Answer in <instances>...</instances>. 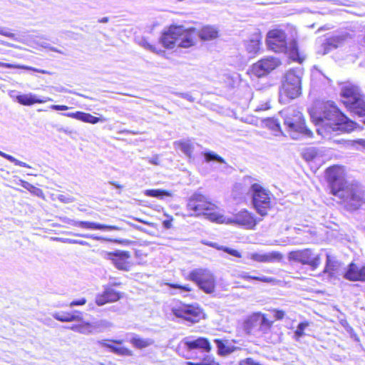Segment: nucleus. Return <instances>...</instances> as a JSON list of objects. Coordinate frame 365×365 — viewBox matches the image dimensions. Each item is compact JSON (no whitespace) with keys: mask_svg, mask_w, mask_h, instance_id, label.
Instances as JSON below:
<instances>
[{"mask_svg":"<svg viewBox=\"0 0 365 365\" xmlns=\"http://www.w3.org/2000/svg\"><path fill=\"white\" fill-rule=\"evenodd\" d=\"M325 179L330 192L344 204L348 210H356L365 204V192L361 184L348 177L345 168L334 165L325 170Z\"/></svg>","mask_w":365,"mask_h":365,"instance_id":"obj_1","label":"nucleus"},{"mask_svg":"<svg viewBox=\"0 0 365 365\" xmlns=\"http://www.w3.org/2000/svg\"><path fill=\"white\" fill-rule=\"evenodd\" d=\"M309 114L312 120L317 125H320L317 131L324 138H329L332 132L349 133L356 125L331 101L322 103L319 106L310 109Z\"/></svg>","mask_w":365,"mask_h":365,"instance_id":"obj_2","label":"nucleus"},{"mask_svg":"<svg viewBox=\"0 0 365 365\" xmlns=\"http://www.w3.org/2000/svg\"><path fill=\"white\" fill-rule=\"evenodd\" d=\"M266 43L268 48L274 52H287L289 58L293 61L301 63L304 59V56L299 52L296 41H292L287 46V36L282 30L269 31L267 34Z\"/></svg>","mask_w":365,"mask_h":365,"instance_id":"obj_3","label":"nucleus"},{"mask_svg":"<svg viewBox=\"0 0 365 365\" xmlns=\"http://www.w3.org/2000/svg\"><path fill=\"white\" fill-rule=\"evenodd\" d=\"M195 29H185L182 26H172L165 31L160 38L163 45L168 48H189L194 45Z\"/></svg>","mask_w":365,"mask_h":365,"instance_id":"obj_4","label":"nucleus"},{"mask_svg":"<svg viewBox=\"0 0 365 365\" xmlns=\"http://www.w3.org/2000/svg\"><path fill=\"white\" fill-rule=\"evenodd\" d=\"M302 68L297 67L287 71L279 89V101H286L298 98L302 94Z\"/></svg>","mask_w":365,"mask_h":365,"instance_id":"obj_5","label":"nucleus"},{"mask_svg":"<svg viewBox=\"0 0 365 365\" xmlns=\"http://www.w3.org/2000/svg\"><path fill=\"white\" fill-rule=\"evenodd\" d=\"M262 218L257 217L255 214L242 209L237 212L232 217H227L220 213L210 215V220L217 223L236 225L247 230H255L256 225L262 221Z\"/></svg>","mask_w":365,"mask_h":365,"instance_id":"obj_6","label":"nucleus"},{"mask_svg":"<svg viewBox=\"0 0 365 365\" xmlns=\"http://www.w3.org/2000/svg\"><path fill=\"white\" fill-rule=\"evenodd\" d=\"M284 118V125L290 137L298 139L301 134L310 136L312 132L307 128L302 114L293 108H289L281 112Z\"/></svg>","mask_w":365,"mask_h":365,"instance_id":"obj_7","label":"nucleus"},{"mask_svg":"<svg viewBox=\"0 0 365 365\" xmlns=\"http://www.w3.org/2000/svg\"><path fill=\"white\" fill-rule=\"evenodd\" d=\"M252 205L259 215L264 217L271 208L272 193L262 185L254 183L250 188Z\"/></svg>","mask_w":365,"mask_h":365,"instance_id":"obj_8","label":"nucleus"},{"mask_svg":"<svg viewBox=\"0 0 365 365\" xmlns=\"http://www.w3.org/2000/svg\"><path fill=\"white\" fill-rule=\"evenodd\" d=\"M187 207L191 212L190 215H207V218L209 220L210 215L217 213V212H212L216 208L215 205L211 202L207 197L199 192L194 193L189 198Z\"/></svg>","mask_w":365,"mask_h":365,"instance_id":"obj_9","label":"nucleus"},{"mask_svg":"<svg viewBox=\"0 0 365 365\" xmlns=\"http://www.w3.org/2000/svg\"><path fill=\"white\" fill-rule=\"evenodd\" d=\"M188 279L196 283L199 288L207 294L215 292L216 279L212 272L207 269L198 268L192 270Z\"/></svg>","mask_w":365,"mask_h":365,"instance_id":"obj_10","label":"nucleus"},{"mask_svg":"<svg viewBox=\"0 0 365 365\" xmlns=\"http://www.w3.org/2000/svg\"><path fill=\"white\" fill-rule=\"evenodd\" d=\"M273 321L260 312L251 314L245 322V329L248 334H264L270 331Z\"/></svg>","mask_w":365,"mask_h":365,"instance_id":"obj_11","label":"nucleus"},{"mask_svg":"<svg viewBox=\"0 0 365 365\" xmlns=\"http://www.w3.org/2000/svg\"><path fill=\"white\" fill-rule=\"evenodd\" d=\"M172 313L175 317L182 318L192 324L198 322L204 317L202 309L196 304H177L173 307Z\"/></svg>","mask_w":365,"mask_h":365,"instance_id":"obj_12","label":"nucleus"},{"mask_svg":"<svg viewBox=\"0 0 365 365\" xmlns=\"http://www.w3.org/2000/svg\"><path fill=\"white\" fill-rule=\"evenodd\" d=\"M288 259L289 261L309 265L313 270L321 264L320 255L314 253L311 249L292 251L288 254Z\"/></svg>","mask_w":365,"mask_h":365,"instance_id":"obj_13","label":"nucleus"},{"mask_svg":"<svg viewBox=\"0 0 365 365\" xmlns=\"http://www.w3.org/2000/svg\"><path fill=\"white\" fill-rule=\"evenodd\" d=\"M102 256L104 259L110 260L119 270L129 271L132 267V263L130 262V254L128 251L103 252Z\"/></svg>","mask_w":365,"mask_h":365,"instance_id":"obj_14","label":"nucleus"},{"mask_svg":"<svg viewBox=\"0 0 365 365\" xmlns=\"http://www.w3.org/2000/svg\"><path fill=\"white\" fill-rule=\"evenodd\" d=\"M281 64L279 58L269 56L262 58L252 66L251 73L257 77L261 78L268 75L271 71L274 70Z\"/></svg>","mask_w":365,"mask_h":365,"instance_id":"obj_15","label":"nucleus"},{"mask_svg":"<svg viewBox=\"0 0 365 365\" xmlns=\"http://www.w3.org/2000/svg\"><path fill=\"white\" fill-rule=\"evenodd\" d=\"M354 32L342 31L332 36L326 40L324 46V53H328L331 49L336 48L343 45L345 42L351 40L354 37Z\"/></svg>","mask_w":365,"mask_h":365,"instance_id":"obj_16","label":"nucleus"},{"mask_svg":"<svg viewBox=\"0 0 365 365\" xmlns=\"http://www.w3.org/2000/svg\"><path fill=\"white\" fill-rule=\"evenodd\" d=\"M250 259L260 263L279 262L283 259V255L278 251L269 252H253L250 254Z\"/></svg>","mask_w":365,"mask_h":365,"instance_id":"obj_17","label":"nucleus"},{"mask_svg":"<svg viewBox=\"0 0 365 365\" xmlns=\"http://www.w3.org/2000/svg\"><path fill=\"white\" fill-rule=\"evenodd\" d=\"M262 36L259 29H255L248 40L245 41V49L251 56L257 54L260 49Z\"/></svg>","mask_w":365,"mask_h":365,"instance_id":"obj_18","label":"nucleus"},{"mask_svg":"<svg viewBox=\"0 0 365 365\" xmlns=\"http://www.w3.org/2000/svg\"><path fill=\"white\" fill-rule=\"evenodd\" d=\"M344 277L349 281L365 282V266L359 267L353 262L349 264Z\"/></svg>","mask_w":365,"mask_h":365,"instance_id":"obj_19","label":"nucleus"},{"mask_svg":"<svg viewBox=\"0 0 365 365\" xmlns=\"http://www.w3.org/2000/svg\"><path fill=\"white\" fill-rule=\"evenodd\" d=\"M360 95L359 88L354 85L345 83L341 86V96L345 106L350 105V103L359 98Z\"/></svg>","mask_w":365,"mask_h":365,"instance_id":"obj_20","label":"nucleus"},{"mask_svg":"<svg viewBox=\"0 0 365 365\" xmlns=\"http://www.w3.org/2000/svg\"><path fill=\"white\" fill-rule=\"evenodd\" d=\"M341 263L336 257L329 253L327 254V261L324 273L328 274L330 277H336L341 272Z\"/></svg>","mask_w":365,"mask_h":365,"instance_id":"obj_21","label":"nucleus"},{"mask_svg":"<svg viewBox=\"0 0 365 365\" xmlns=\"http://www.w3.org/2000/svg\"><path fill=\"white\" fill-rule=\"evenodd\" d=\"M73 226L79 227L87 230H121V227L116 225H107L88 221H73Z\"/></svg>","mask_w":365,"mask_h":365,"instance_id":"obj_22","label":"nucleus"},{"mask_svg":"<svg viewBox=\"0 0 365 365\" xmlns=\"http://www.w3.org/2000/svg\"><path fill=\"white\" fill-rule=\"evenodd\" d=\"M15 98L18 101V103L24 106H31L34 103H43L47 101H52V99L49 97L39 98L36 95L31 93L23 95H18L15 97Z\"/></svg>","mask_w":365,"mask_h":365,"instance_id":"obj_23","label":"nucleus"},{"mask_svg":"<svg viewBox=\"0 0 365 365\" xmlns=\"http://www.w3.org/2000/svg\"><path fill=\"white\" fill-rule=\"evenodd\" d=\"M120 298V293L111 288H107L102 294H99L96 297V302L98 306H102L108 302H116Z\"/></svg>","mask_w":365,"mask_h":365,"instance_id":"obj_24","label":"nucleus"},{"mask_svg":"<svg viewBox=\"0 0 365 365\" xmlns=\"http://www.w3.org/2000/svg\"><path fill=\"white\" fill-rule=\"evenodd\" d=\"M63 115H64L67 117L73 118L81 120L83 122L89 123L91 124H96L99 122L106 121L105 118H98V117L92 115L90 113H83V112H81V111H77L75 113H63Z\"/></svg>","mask_w":365,"mask_h":365,"instance_id":"obj_25","label":"nucleus"},{"mask_svg":"<svg viewBox=\"0 0 365 365\" xmlns=\"http://www.w3.org/2000/svg\"><path fill=\"white\" fill-rule=\"evenodd\" d=\"M185 344L188 349H200L207 352L211 349L209 341L203 337H199L194 340L185 339Z\"/></svg>","mask_w":365,"mask_h":365,"instance_id":"obj_26","label":"nucleus"},{"mask_svg":"<svg viewBox=\"0 0 365 365\" xmlns=\"http://www.w3.org/2000/svg\"><path fill=\"white\" fill-rule=\"evenodd\" d=\"M325 150L316 147H306L302 149L301 155L304 160H314V158H322L325 156Z\"/></svg>","mask_w":365,"mask_h":365,"instance_id":"obj_27","label":"nucleus"},{"mask_svg":"<svg viewBox=\"0 0 365 365\" xmlns=\"http://www.w3.org/2000/svg\"><path fill=\"white\" fill-rule=\"evenodd\" d=\"M108 339H103L98 341V344L103 347L108 348L112 352L120 356H132L133 352L128 348L120 346H115L112 344H109Z\"/></svg>","mask_w":365,"mask_h":365,"instance_id":"obj_28","label":"nucleus"},{"mask_svg":"<svg viewBox=\"0 0 365 365\" xmlns=\"http://www.w3.org/2000/svg\"><path fill=\"white\" fill-rule=\"evenodd\" d=\"M198 35L202 40L204 41H210L215 39L218 36L217 29L212 26H205L201 29L200 31L197 32L195 31V35L194 36V41L195 40V36Z\"/></svg>","mask_w":365,"mask_h":365,"instance_id":"obj_29","label":"nucleus"},{"mask_svg":"<svg viewBox=\"0 0 365 365\" xmlns=\"http://www.w3.org/2000/svg\"><path fill=\"white\" fill-rule=\"evenodd\" d=\"M346 106L360 116L365 115V101L362 98L361 95L353 101V102H351L350 105Z\"/></svg>","mask_w":365,"mask_h":365,"instance_id":"obj_30","label":"nucleus"},{"mask_svg":"<svg viewBox=\"0 0 365 365\" xmlns=\"http://www.w3.org/2000/svg\"><path fill=\"white\" fill-rule=\"evenodd\" d=\"M128 340L137 349L146 348L154 343V341L152 339L141 338L136 334H133Z\"/></svg>","mask_w":365,"mask_h":365,"instance_id":"obj_31","label":"nucleus"},{"mask_svg":"<svg viewBox=\"0 0 365 365\" xmlns=\"http://www.w3.org/2000/svg\"><path fill=\"white\" fill-rule=\"evenodd\" d=\"M66 328L70 329L74 331L78 332L80 334H86V335L94 333L92 322L89 323V322H83L81 324H74L71 327H68Z\"/></svg>","mask_w":365,"mask_h":365,"instance_id":"obj_32","label":"nucleus"},{"mask_svg":"<svg viewBox=\"0 0 365 365\" xmlns=\"http://www.w3.org/2000/svg\"><path fill=\"white\" fill-rule=\"evenodd\" d=\"M178 148L182 150L185 155L188 158H192V153L193 151L194 145L190 140H183L177 143Z\"/></svg>","mask_w":365,"mask_h":365,"instance_id":"obj_33","label":"nucleus"},{"mask_svg":"<svg viewBox=\"0 0 365 365\" xmlns=\"http://www.w3.org/2000/svg\"><path fill=\"white\" fill-rule=\"evenodd\" d=\"M53 317L60 322H73L82 320V318L79 315L70 313H54Z\"/></svg>","mask_w":365,"mask_h":365,"instance_id":"obj_34","label":"nucleus"},{"mask_svg":"<svg viewBox=\"0 0 365 365\" xmlns=\"http://www.w3.org/2000/svg\"><path fill=\"white\" fill-rule=\"evenodd\" d=\"M19 183L21 184V186L24 188L26 189L28 191H29L32 195H36L41 198H44V195L42 191L38 187H36L34 186L33 185L30 184L29 182L24 181V180H19Z\"/></svg>","mask_w":365,"mask_h":365,"instance_id":"obj_35","label":"nucleus"},{"mask_svg":"<svg viewBox=\"0 0 365 365\" xmlns=\"http://www.w3.org/2000/svg\"><path fill=\"white\" fill-rule=\"evenodd\" d=\"M92 325L93 327L94 333L102 332L104 330L113 327V324L106 319H101L93 322H92Z\"/></svg>","mask_w":365,"mask_h":365,"instance_id":"obj_36","label":"nucleus"},{"mask_svg":"<svg viewBox=\"0 0 365 365\" xmlns=\"http://www.w3.org/2000/svg\"><path fill=\"white\" fill-rule=\"evenodd\" d=\"M145 195L149 197H157L160 200L164 199L165 197H172V193L170 192L160 189L146 190L145 191Z\"/></svg>","mask_w":365,"mask_h":365,"instance_id":"obj_37","label":"nucleus"},{"mask_svg":"<svg viewBox=\"0 0 365 365\" xmlns=\"http://www.w3.org/2000/svg\"><path fill=\"white\" fill-rule=\"evenodd\" d=\"M0 66L4 67V68H21V69L29 70V71H34L38 72L41 73H48V72L45 70H40V69H37V68H33L31 66H24V65H16V64H11V63H8L0 62Z\"/></svg>","mask_w":365,"mask_h":365,"instance_id":"obj_38","label":"nucleus"},{"mask_svg":"<svg viewBox=\"0 0 365 365\" xmlns=\"http://www.w3.org/2000/svg\"><path fill=\"white\" fill-rule=\"evenodd\" d=\"M206 245L212 247H215L216 248L217 250H222L224 252H225L226 253L232 255V256H234V257H242V255L240 252H238L237 250H234V249H231L230 247H225V246H220L218 245L217 243L215 242H209V243H206Z\"/></svg>","mask_w":365,"mask_h":365,"instance_id":"obj_39","label":"nucleus"},{"mask_svg":"<svg viewBox=\"0 0 365 365\" xmlns=\"http://www.w3.org/2000/svg\"><path fill=\"white\" fill-rule=\"evenodd\" d=\"M239 277L245 280L253 279V280H257V281L267 282V283L272 282L274 281V279L272 277H266V276H260V277L252 276V275L248 274V273L244 272H242L240 274H239Z\"/></svg>","mask_w":365,"mask_h":365,"instance_id":"obj_40","label":"nucleus"},{"mask_svg":"<svg viewBox=\"0 0 365 365\" xmlns=\"http://www.w3.org/2000/svg\"><path fill=\"white\" fill-rule=\"evenodd\" d=\"M309 326L307 322L299 323L294 331V338L296 340H299L302 336L304 335V329Z\"/></svg>","mask_w":365,"mask_h":365,"instance_id":"obj_41","label":"nucleus"},{"mask_svg":"<svg viewBox=\"0 0 365 365\" xmlns=\"http://www.w3.org/2000/svg\"><path fill=\"white\" fill-rule=\"evenodd\" d=\"M266 125L277 133H281V128L279 125V123L277 120L274 118L267 119L265 123Z\"/></svg>","mask_w":365,"mask_h":365,"instance_id":"obj_42","label":"nucleus"},{"mask_svg":"<svg viewBox=\"0 0 365 365\" xmlns=\"http://www.w3.org/2000/svg\"><path fill=\"white\" fill-rule=\"evenodd\" d=\"M57 240L64 242V243H69V244H78L83 246L88 245V243L86 241L83 240H73V239H68V238H57Z\"/></svg>","mask_w":365,"mask_h":365,"instance_id":"obj_43","label":"nucleus"},{"mask_svg":"<svg viewBox=\"0 0 365 365\" xmlns=\"http://www.w3.org/2000/svg\"><path fill=\"white\" fill-rule=\"evenodd\" d=\"M57 199L63 202V203H71L75 201V198L72 196H70L68 195H63V194H61V195H58V197H57Z\"/></svg>","mask_w":365,"mask_h":365,"instance_id":"obj_44","label":"nucleus"},{"mask_svg":"<svg viewBox=\"0 0 365 365\" xmlns=\"http://www.w3.org/2000/svg\"><path fill=\"white\" fill-rule=\"evenodd\" d=\"M168 285L170 287L175 288V289H178L180 290V293H182L184 292H187L192 291V289H191V287L189 285L182 286V285H180V284H168Z\"/></svg>","mask_w":365,"mask_h":365,"instance_id":"obj_45","label":"nucleus"},{"mask_svg":"<svg viewBox=\"0 0 365 365\" xmlns=\"http://www.w3.org/2000/svg\"><path fill=\"white\" fill-rule=\"evenodd\" d=\"M205 160H224L222 158L220 157L215 153L212 151H205L204 153Z\"/></svg>","mask_w":365,"mask_h":365,"instance_id":"obj_46","label":"nucleus"},{"mask_svg":"<svg viewBox=\"0 0 365 365\" xmlns=\"http://www.w3.org/2000/svg\"><path fill=\"white\" fill-rule=\"evenodd\" d=\"M0 34L13 39H16V35L14 34L9 32L7 29L3 27H0Z\"/></svg>","mask_w":365,"mask_h":365,"instance_id":"obj_47","label":"nucleus"},{"mask_svg":"<svg viewBox=\"0 0 365 365\" xmlns=\"http://www.w3.org/2000/svg\"><path fill=\"white\" fill-rule=\"evenodd\" d=\"M177 96L187 100L190 102H194L195 98L190 93H178Z\"/></svg>","mask_w":365,"mask_h":365,"instance_id":"obj_48","label":"nucleus"},{"mask_svg":"<svg viewBox=\"0 0 365 365\" xmlns=\"http://www.w3.org/2000/svg\"><path fill=\"white\" fill-rule=\"evenodd\" d=\"M240 365H261L259 363L256 362L251 358H247L244 360H242L240 362Z\"/></svg>","mask_w":365,"mask_h":365,"instance_id":"obj_49","label":"nucleus"},{"mask_svg":"<svg viewBox=\"0 0 365 365\" xmlns=\"http://www.w3.org/2000/svg\"><path fill=\"white\" fill-rule=\"evenodd\" d=\"M140 44L145 48L154 52V53H158V51H156L155 48L150 45L146 40L143 39L142 40Z\"/></svg>","mask_w":365,"mask_h":365,"instance_id":"obj_50","label":"nucleus"},{"mask_svg":"<svg viewBox=\"0 0 365 365\" xmlns=\"http://www.w3.org/2000/svg\"><path fill=\"white\" fill-rule=\"evenodd\" d=\"M76 236L83 237L86 238H91L95 240H103L102 237L96 236L95 235H81V234H76Z\"/></svg>","mask_w":365,"mask_h":365,"instance_id":"obj_51","label":"nucleus"},{"mask_svg":"<svg viewBox=\"0 0 365 365\" xmlns=\"http://www.w3.org/2000/svg\"><path fill=\"white\" fill-rule=\"evenodd\" d=\"M86 303V299L85 298H82L81 299L74 300V301L71 302V304H70V307L83 305Z\"/></svg>","mask_w":365,"mask_h":365,"instance_id":"obj_52","label":"nucleus"},{"mask_svg":"<svg viewBox=\"0 0 365 365\" xmlns=\"http://www.w3.org/2000/svg\"><path fill=\"white\" fill-rule=\"evenodd\" d=\"M269 108V106L268 104V102H266L263 104L259 105L256 107L255 111H261V110H265Z\"/></svg>","mask_w":365,"mask_h":365,"instance_id":"obj_53","label":"nucleus"},{"mask_svg":"<svg viewBox=\"0 0 365 365\" xmlns=\"http://www.w3.org/2000/svg\"><path fill=\"white\" fill-rule=\"evenodd\" d=\"M51 108L55 110H67L68 107L66 106L52 105Z\"/></svg>","mask_w":365,"mask_h":365,"instance_id":"obj_54","label":"nucleus"},{"mask_svg":"<svg viewBox=\"0 0 365 365\" xmlns=\"http://www.w3.org/2000/svg\"><path fill=\"white\" fill-rule=\"evenodd\" d=\"M274 317L277 319H282L284 317V312L282 310H274Z\"/></svg>","mask_w":365,"mask_h":365,"instance_id":"obj_55","label":"nucleus"},{"mask_svg":"<svg viewBox=\"0 0 365 365\" xmlns=\"http://www.w3.org/2000/svg\"><path fill=\"white\" fill-rule=\"evenodd\" d=\"M0 156H1L2 158H4L7 160H16V158H14V157L11 156V155H9L1 151H0Z\"/></svg>","mask_w":365,"mask_h":365,"instance_id":"obj_56","label":"nucleus"},{"mask_svg":"<svg viewBox=\"0 0 365 365\" xmlns=\"http://www.w3.org/2000/svg\"><path fill=\"white\" fill-rule=\"evenodd\" d=\"M356 143L360 145L362 148L365 150V139H359L356 141Z\"/></svg>","mask_w":365,"mask_h":365,"instance_id":"obj_57","label":"nucleus"},{"mask_svg":"<svg viewBox=\"0 0 365 365\" xmlns=\"http://www.w3.org/2000/svg\"><path fill=\"white\" fill-rule=\"evenodd\" d=\"M58 130L59 132H63V133H66V134H67V135H70V134H71V132L70 131V130H68V128H58Z\"/></svg>","mask_w":365,"mask_h":365,"instance_id":"obj_58","label":"nucleus"},{"mask_svg":"<svg viewBox=\"0 0 365 365\" xmlns=\"http://www.w3.org/2000/svg\"><path fill=\"white\" fill-rule=\"evenodd\" d=\"M163 224L164 227H165L167 229L170 228L171 225H172L171 222L169 220H165Z\"/></svg>","mask_w":365,"mask_h":365,"instance_id":"obj_59","label":"nucleus"},{"mask_svg":"<svg viewBox=\"0 0 365 365\" xmlns=\"http://www.w3.org/2000/svg\"><path fill=\"white\" fill-rule=\"evenodd\" d=\"M215 342L217 343V346H218V349L219 350L221 351L222 350V348L224 346L223 344L222 341H220L219 339H216L215 340Z\"/></svg>","mask_w":365,"mask_h":365,"instance_id":"obj_60","label":"nucleus"},{"mask_svg":"<svg viewBox=\"0 0 365 365\" xmlns=\"http://www.w3.org/2000/svg\"><path fill=\"white\" fill-rule=\"evenodd\" d=\"M73 221H75L74 220L69 219L68 217H64L63 222L68 224H70L73 225Z\"/></svg>","mask_w":365,"mask_h":365,"instance_id":"obj_61","label":"nucleus"},{"mask_svg":"<svg viewBox=\"0 0 365 365\" xmlns=\"http://www.w3.org/2000/svg\"><path fill=\"white\" fill-rule=\"evenodd\" d=\"M108 341H111L116 344H121L123 343V340H109L108 339Z\"/></svg>","mask_w":365,"mask_h":365,"instance_id":"obj_62","label":"nucleus"},{"mask_svg":"<svg viewBox=\"0 0 365 365\" xmlns=\"http://www.w3.org/2000/svg\"><path fill=\"white\" fill-rule=\"evenodd\" d=\"M108 17H103L101 19H100L98 21L100 23H106V22H108Z\"/></svg>","mask_w":365,"mask_h":365,"instance_id":"obj_63","label":"nucleus"},{"mask_svg":"<svg viewBox=\"0 0 365 365\" xmlns=\"http://www.w3.org/2000/svg\"><path fill=\"white\" fill-rule=\"evenodd\" d=\"M0 44L7 46H12L11 44H10L6 41H1V40H0Z\"/></svg>","mask_w":365,"mask_h":365,"instance_id":"obj_64","label":"nucleus"}]
</instances>
